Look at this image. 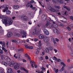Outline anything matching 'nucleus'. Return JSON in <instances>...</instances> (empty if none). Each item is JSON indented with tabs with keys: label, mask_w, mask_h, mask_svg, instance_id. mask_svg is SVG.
I'll return each instance as SVG.
<instances>
[{
	"label": "nucleus",
	"mask_w": 73,
	"mask_h": 73,
	"mask_svg": "<svg viewBox=\"0 0 73 73\" xmlns=\"http://www.w3.org/2000/svg\"><path fill=\"white\" fill-rule=\"evenodd\" d=\"M1 19L3 24H4L6 27L12 25L13 21L10 17H8L7 19L5 16L1 15L0 16V19Z\"/></svg>",
	"instance_id": "f257e3e1"
},
{
	"label": "nucleus",
	"mask_w": 73,
	"mask_h": 73,
	"mask_svg": "<svg viewBox=\"0 0 73 73\" xmlns=\"http://www.w3.org/2000/svg\"><path fill=\"white\" fill-rule=\"evenodd\" d=\"M9 65L11 67H12V66H12V65H18V66H22V64H21L17 63V62L14 61H12L11 63H9Z\"/></svg>",
	"instance_id": "f03ea898"
},
{
	"label": "nucleus",
	"mask_w": 73,
	"mask_h": 73,
	"mask_svg": "<svg viewBox=\"0 0 73 73\" xmlns=\"http://www.w3.org/2000/svg\"><path fill=\"white\" fill-rule=\"evenodd\" d=\"M9 7V6H8V5H5L3 6H1L0 7V9H3V12L4 11H7L8 9V7Z\"/></svg>",
	"instance_id": "7ed1b4c3"
},
{
	"label": "nucleus",
	"mask_w": 73,
	"mask_h": 73,
	"mask_svg": "<svg viewBox=\"0 0 73 73\" xmlns=\"http://www.w3.org/2000/svg\"><path fill=\"white\" fill-rule=\"evenodd\" d=\"M5 43L4 42H3V43L2 44V50H4V52H5V53H8V50H7V49L5 48H4V47H5Z\"/></svg>",
	"instance_id": "20e7f679"
},
{
	"label": "nucleus",
	"mask_w": 73,
	"mask_h": 73,
	"mask_svg": "<svg viewBox=\"0 0 73 73\" xmlns=\"http://www.w3.org/2000/svg\"><path fill=\"white\" fill-rule=\"evenodd\" d=\"M21 34H22L23 35L22 36V38H26L27 35H26V34H27V33L25 31H24L23 30H22L21 31Z\"/></svg>",
	"instance_id": "39448f33"
},
{
	"label": "nucleus",
	"mask_w": 73,
	"mask_h": 73,
	"mask_svg": "<svg viewBox=\"0 0 73 73\" xmlns=\"http://www.w3.org/2000/svg\"><path fill=\"white\" fill-rule=\"evenodd\" d=\"M46 19V15H43L42 16L41 20L42 21H44Z\"/></svg>",
	"instance_id": "423d86ee"
},
{
	"label": "nucleus",
	"mask_w": 73,
	"mask_h": 73,
	"mask_svg": "<svg viewBox=\"0 0 73 73\" xmlns=\"http://www.w3.org/2000/svg\"><path fill=\"white\" fill-rule=\"evenodd\" d=\"M53 31L55 33H56L57 35H58V34L60 33V31L56 29L53 30Z\"/></svg>",
	"instance_id": "0eeeda50"
},
{
	"label": "nucleus",
	"mask_w": 73,
	"mask_h": 73,
	"mask_svg": "<svg viewBox=\"0 0 73 73\" xmlns=\"http://www.w3.org/2000/svg\"><path fill=\"white\" fill-rule=\"evenodd\" d=\"M44 41L45 42H48L49 41V38L48 37L45 36L44 38Z\"/></svg>",
	"instance_id": "6e6552de"
},
{
	"label": "nucleus",
	"mask_w": 73,
	"mask_h": 73,
	"mask_svg": "<svg viewBox=\"0 0 73 73\" xmlns=\"http://www.w3.org/2000/svg\"><path fill=\"white\" fill-rule=\"evenodd\" d=\"M33 7V5L30 4V2H28L26 5L27 8H29V7H30V8H32Z\"/></svg>",
	"instance_id": "1a4fd4ad"
},
{
	"label": "nucleus",
	"mask_w": 73,
	"mask_h": 73,
	"mask_svg": "<svg viewBox=\"0 0 73 73\" xmlns=\"http://www.w3.org/2000/svg\"><path fill=\"white\" fill-rule=\"evenodd\" d=\"M21 19L24 20V21H26L27 20L28 18L27 17L25 16H23L21 17Z\"/></svg>",
	"instance_id": "9d476101"
},
{
	"label": "nucleus",
	"mask_w": 73,
	"mask_h": 73,
	"mask_svg": "<svg viewBox=\"0 0 73 73\" xmlns=\"http://www.w3.org/2000/svg\"><path fill=\"white\" fill-rule=\"evenodd\" d=\"M20 6L19 5H14L13 6L14 9H17L19 8Z\"/></svg>",
	"instance_id": "9b49d317"
},
{
	"label": "nucleus",
	"mask_w": 73,
	"mask_h": 73,
	"mask_svg": "<svg viewBox=\"0 0 73 73\" xmlns=\"http://www.w3.org/2000/svg\"><path fill=\"white\" fill-rule=\"evenodd\" d=\"M48 9L52 12H54V9L51 6H50L48 7Z\"/></svg>",
	"instance_id": "f8f14e48"
},
{
	"label": "nucleus",
	"mask_w": 73,
	"mask_h": 73,
	"mask_svg": "<svg viewBox=\"0 0 73 73\" xmlns=\"http://www.w3.org/2000/svg\"><path fill=\"white\" fill-rule=\"evenodd\" d=\"M44 32L46 35H49V31L46 29H44Z\"/></svg>",
	"instance_id": "ddd939ff"
},
{
	"label": "nucleus",
	"mask_w": 73,
	"mask_h": 73,
	"mask_svg": "<svg viewBox=\"0 0 73 73\" xmlns=\"http://www.w3.org/2000/svg\"><path fill=\"white\" fill-rule=\"evenodd\" d=\"M13 35V33L11 32H9L7 35V36L8 37H10Z\"/></svg>",
	"instance_id": "4468645a"
},
{
	"label": "nucleus",
	"mask_w": 73,
	"mask_h": 73,
	"mask_svg": "<svg viewBox=\"0 0 73 73\" xmlns=\"http://www.w3.org/2000/svg\"><path fill=\"white\" fill-rule=\"evenodd\" d=\"M36 31L37 30L36 29H34L32 32V35H36Z\"/></svg>",
	"instance_id": "2eb2a0df"
},
{
	"label": "nucleus",
	"mask_w": 73,
	"mask_h": 73,
	"mask_svg": "<svg viewBox=\"0 0 73 73\" xmlns=\"http://www.w3.org/2000/svg\"><path fill=\"white\" fill-rule=\"evenodd\" d=\"M6 12V14L7 15H9L11 13V11H9V10L8 9L7 10H5L4 11H3V12Z\"/></svg>",
	"instance_id": "dca6fc26"
},
{
	"label": "nucleus",
	"mask_w": 73,
	"mask_h": 73,
	"mask_svg": "<svg viewBox=\"0 0 73 73\" xmlns=\"http://www.w3.org/2000/svg\"><path fill=\"white\" fill-rule=\"evenodd\" d=\"M63 7L64 8L66 9H67V10L68 11H70V8L68 7H67L65 5H64L63 6Z\"/></svg>",
	"instance_id": "f3484780"
},
{
	"label": "nucleus",
	"mask_w": 73,
	"mask_h": 73,
	"mask_svg": "<svg viewBox=\"0 0 73 73\" xmlns=\"http://www.w3.org/2000/svg\"><path fill=\"white\" fill-rule=\"evenodd\" d=\"M5 60L9 62L11 61V59L9 57L6 56L5 58Z\"/></svg>",
	"instance_id": "a211bd4d"
},
{
	"label": "nucleus",
	"mask_w": 73,
	"mask_h": 73,
	"mask_svg": "<svg viewBox=\"0 0 73 73\" xmlns=\"http://www.w3.org/2000/svg\"><path fill=\"white\" fill-rule=\"evenodd\" d=\"M17 51L20 52V53H22V52H23V49L22 48H19L17 49Z\"/></svg>",
	"instance_id": "6ab92c4d"
},
{
	"label": "nucleus",
	"mask_w": 73,
	"mask_h": 73,
	"mask_svg": "<svg viewBox=\"0 0 73 73\" xmlns=\"http://www.w3.org/2000/svg\"><path fill=\"white\" fill-rule=\"evenodd\" d=\"M17 57L19 60H22V57L21 56H20L19 55H17Z\"/></svg>",
	"instance_id": "aec40b11"
},
{
	"label": "nucleus",
	"mask_w": 73,
	"mask_h": 73,
	"mask_svg": "<svg viewBox=\"0 0 73 73\" xmlns=\"http://www.w3.org/2000/svg\"><path fill=\"white\" fill-rule=\"evenodd\" d=\"M38 44V47H41L40 46H41V45H42V43L41 42V40H40Z\"/></svg>",
	"instance_id": "412c9836"
},
{
	"label": "nucleus",
	"mask_w": 73,
	"mask_h": 73,
	"mask_svg": "<svg viewBox=\"0 0 73 73\" xmlns=\"http://www.w3.org/2000/svg\"><path fill=\"white\" fill-rule=\"evenodd\" d=\"M14 68L15 69H16V70H17V69H19V66L17 65L14 66Z\"/></svg>",
	"instance_id": "4be33fe9"
},
{
	"label": "nucleus",
	"mask_w": 73,
	"mask_h": 73,
	"mask_svg": "<svg viewBox=\"0 0 73 73\" xmlns=\"http://www.w3.org/2000/svg\"><path fill=\"white\" fill-rule=\"evenodd\" d=\"M54 7L55 8H56V9H61V7H60L59 6H57L55 5Z\"/></svg>",
	"instance_id": "5701e85b"
},
{
	"label": "nucleus",
	"mask_w": 73,
	"mask_h": 73,
	"mask_svg": "<svg viewBox=\"0 0 73 73\" xmlns=\"http://www.w3.org/2000/svg\"><path fill=\"white\" fill-rule=\"evenodd\" d=\"M45 52L46 53H48L49 52V49L48 48H46L45 50Z\"/></svg>",
	"instance_id": "b1692460"
},
{
	"label": "nucleus",
	"mask_w": 73,
	"mask_h": 73,
	"mask_svg": "<svg viewBox=\"0 0 73 73\" xmlns=\"http://www.w3.org/2000/svg\"><path fill=\"white\" fill-rule=\"evenodd\" d=\"M2 64L5 66H7L8 65V64L5 62L3 61L2 62Z\"/></svg>",
	"instance_id": "393cba45"
},
{
	"label": "nucleus",
	"mask_w": 73,
	"mask_h": 73,
	"mask_svg": "<svg viewBox=\"0 0 73 73\" xmlns=\"http://www.w3.org/2000/svg\"><path fill=\"white\" fill-rule=\"evenodd\" d=\"M8 73H12V70L11 68H9L8 69Z\"/></svg>",
	"instance_id": "a878e982"
},
{
	"label": "nucleus",
	"mask_w": 73,
	"mask_h": 73,
	"mask_svg": "<svg viewBox=\"0 0 73 73\" xmlns=\"http://www.w3.org/2000/svg\"><path fill=\"white\" fill-rule=\"evenodd\" d=\"M7 56H5L4 55H2L1 56V58L2 60H4V59H5V57H6Z\"/></svg>",
	"instance_id": "bb28decb"
},
{
	"label": "nucleus",
	"mask_w": 73,
	"mask_h": 73,
	"mask_svg": "<svg viewBox=\"0 0 73 73\" xmlns=\"http://www.w3.org/2000/svg\"><path fill=\"white\" fill-rule=\"evenodd\" d=\"M38 37L40 39H42L44 38V36L42 35H40Z\"/></svg>",
	"instance_id": "cd10ccee"
},
{
	"label": "nucleus",
	"mask_w": 73,
	"mask_h": 73,
	"mask_svg": "<svg viewBox=\"0 0 73 73\" xmlns=\"http://www.w3.org/2000/svg\"><path fill=\"white\" fill-rule=\"evenodd\" d=\"M51 41L54 43V44H56V42L54 41V38L52 37L51 38Z\"/></svg>",
	"instance_id": "c85d7f7f"
},
{
	"label": "nucleus",
	"mask_w": 73,
	"mask_h": 73,
	"mask_svg": "<svg viewBox=\"0 0 73 73\" xmlns=\"http://www.w3.org/2000/svg\"><path fill=\"white\" fill-rule=\"evenodd\" d=\"M54 70L55 73H57L58 72V69H56V68H54Z\"/></svg>",
	"instance_id": "c756f323"
},
{
	"label": "nucleus",
	"mask_w": 73,
	"mask_h": 73,
	"mask_svg": "<svg viewBox=\"0 0 73 73\" xmlns=\"http://www.w3.org/2000/svg\"><path fill=\"white\" fill-rule=\"evenodd\" d=\"M64 67H65V66H63L61 68V69L59 70L60 72H62V71H64Z\"/></svg>",
	"instance_id": "7c9ffc66"
},
{
	"label": "nucleus",
	"mask_w": 73,
	"mask_h": 73,
	"mask_svg": "<svg viewBox=\"0 0 73 73\" xmlns=\"http://www.w3.org/2000/svg\"><path fill=\"white\" fill-rule=\"evenodd\" d=\"M57 24L58 25H60V26H64V25L62 23H60V22H58L57 23Z\"/></svg>",
	"instance_id": "2f4dec72"
},
{
	"label": "nucleus",
	"mask_w": 73,
	"mask_h": 73,
	"mask_svg": "<svg viewBox=\"0 0 73 73\" xmlns=\"http://www.w3.org/2000/svg\"><path fill=\"white\" fill-rule=\"evenodd\" d=\"M12 42H15V43H17V41H18V40H16V39L12 40Z\"/></svg>",
	"instance_id": "473e14b6"
},
{
	"label": "nucleus",
	"mask_w": 73,
	"mask_h": 73,
	"mask_svg": "<svg viewBox=\"0 0 73 73\" xmlns=\"http://www.w3.org/2000/svg\"><path fill=\"white\" fill-rule=\"evenodd\" d=\"M57 1L58 3H61V4H62L64 3V1L62 0H57Z\"/></svg>",
	"instance_id": "72a5a7b5"
},
{
	"label": "nucleus",
	"mask_w": 73,
	"mask_h": 73,
	"mask_svg": "<svg viewBox=\"0 0 73 73\" xmlns=\"http://www.w3.org/2000/svg\"><path fill=\"white\" fill-rule=\"evenodd\" d=\"M49 27H50V28H53V24H52L49 23Z\"/></svg>",
	"instance_id": "f704fd0d"
},
{
	"label": "nucleus",
	"mask_w": 73,
	"mask_h": 73,
	"mask_svg": "<svg viewBox=\"0 0 73 73\" xmlns=\"http://www.w3.org/2000/svg\"><path fill=\"white\" fill-rule=\"evenodd\" d=\"M52 57V59L53 60H57V58L56 57H55V56H54V57Z\"/></svg>",
	"instance_id": "c9c22d12"
},
{
	"label": "nucleus",
	"mask_w": 73,
	"mask_h": 73,
	"mask_svg": "<svg viewBox=\"0 0 73 73\" xmlns=\"http://www.w3.org/2000/svg\"><path fill=\"white\" fill-rule=\"evenodd\" d=\"M60 11L58 9H54V12H59Z\"/></svg>",
	"instance_id": "e433bc0d"
},
{
	"label": "nucleus",
	"mask_w": 73,
	"mask_h": 73,
	"mask_svg": "<svg viewBox=\"0 0 73 73\" xmlns=\"http://www.w3.org/2000/svg\"><path fill=\"white\" fill-rule=\"evenodd\" d=\"M50 50H53V47L51 46H50L49 47Z\"/></svg>",
	"instance_id": "4c0bfd02"
},
{
	"label": "nucleus",
	"mask_w": 73,
	"mask_h": 73,
	"mask_svg": "<svg viewBox=\"0 0 73 73\" xmlns=\"http://www.w3.org/2000/svg\"><path fill=\"white\" fill-rule=\"evenodd\" d=\"M28 48L29 49H32L33 48V47L32 46H29Z\"/></svg>",
	"instance_id": "58836bf2"
},
{
	"label": "nucleus",
	"mask_w": 73,
	"mask_h": 73,
	"mask_svg": "<svg viewBox=\"0 0 73 73\" xmlns=\"http://www.w3.org/2000/svg\"><path fill=\"white\" fill-rule=\"evenodd\" d=\"M61 65H63V66H66V64H64V63L63 62H61Z\"/></svg>",
	"instance_id": "ea45409f"
},
{
	"label": "nucleus",
	"mask_w": 73,
	"mask_h": 73,
	"mask_svg": "<svg viewBox=\"0 0 73 73\" xmlns=\"http://www.w3.org/2000/svg\"><path fill=\"white\" fill-rule=\"evenodd\" d=\"M49 27V24L46 23L44 26V27L46 28V27Z\"/></svg>",
	"instance_id": "a19ab883"
},
{
	"label": "nucleus",
	"mask_w": 73,
	"mask_h": 73,
	"mask_svg": "<svg viewBox=\"0 0 73 73\" xmlns=\"http://www.w3.org/2000/svg\"><path fill=\"white\" fill-rule=\"evenodd\" d=\"M25 46L26 49H27V48H29V46H28V45L27 44H25Z\"/></svg>",
	"instance_id": "79ce46f5"
},
{
	"label": "nucleus",
	"mask_w": 73,
	"mask_h": 73,
	"mask_svg": "<svg viewBox=\"0 0 73 73\" xmlns=\"http://www.w3.org/2000/svg\"><path fill=\"white\" fill-rule=\"evenodd\" d=\"M0 33L1 34H4V31L3 30H0Z\"/></svg>",
	"instance_id": "37998d69"
},
{
	"label": "nucleus",
	"mask_w": 73,
	"mask_h": 73,
	"mask_svg": "<svg viewBox=\"0 0 73 73\" xmlns=\"http://www.w3.org/2000/svg\"><path fill=\"white\" fill-rule=\"evenodd\" d=\"M40 31H38L37 32H36V35H38L39 34H40Z\"/></svg>",
	"instance_id": "c03bdc74"
},
{
	"label": "nucleus",
	"mask_w": 73,
	"mask_h": 73,
	"mask_svg": "<svg viewBox=\"0 0 73 73\" xmlns=\"http://www.w3.org/2000/svg\"><path fill=\"white\" fill-rule=\"evenodd\" d=\"M40 49H41V47H39V48H37V49H36L37 50H38V52L40 51Z\"/></svg>",
	"instance_id": "a18cd8bd"
},
{
	"label": "nucleus",
	"mask_w": 73,
	"mask_h": 73,
	"mask_svg": "<svg viewBox=\"0 0 73 73\" xmlns=\"http://www.w3.org/2000/svg\"><path fill=\"white\" fill-rule=\"evenodd\" d=\"M30 8H31L32 9H33V10H35V9H36V7H33H33H30Z\"/></svg>",
	"instance_id": "49530a36"
},
{
	"label": "nucleus",
	"mask_w": 73,
	"mask_h": 73,
	"mask_svg": "<svg viewBox=\"0 0 73 73\" xmlns=\"http://www.w3.org/2000/svg\"><path fill=\"white\" fill-rule=\"evenodd\" d=\"M70 55L72 57H73V52H70Z\"/></svg>",
	"instance_id": "de8ad7c7"
},
{
	"label": "nucleus",
	"mask_w": 73,
	"mask_h": 73,
	"mask_svg": "<svg viewBox=\"0 0 73 73\" xmlns=\"http://www.w3.org/2000/svg\"><path fill=\"white\" fill-rule=\"evenodd\" d=\"M41 70H45V69H46V68H44L43 67H42V68H41Z\"/></svg>",
	"instance_id": "09e8293b"
},
{
	"label": "nucleus",
	"mask_w": 73,
	"mask_h": 73,
	"mask_svg": "<svg viewBox=\"0 0 73 73\" xmlns=\"http://www.w3.org/2000/svg\"><path fill=\"white\" fill-rule=\"evenodd\" d=\"M69 27L70 28H73V24H71L69 25Z\"/></svg>",
	"instance_id": "8fccbe9b"
},
{
	"label": "nucleus",
	"mask_w": 73,
	"mask_h": 73,
	"mask_svg": "<svg viewBox=\"0 0 73 73\" xmlns=\"http://www.w3.org/2000/svg\"><path fill=\"white\" fill-rule=\"evenodd\" d=\"M23 70H24V71H25V72H26V73H28V70H25V68H23Z\"/></svg>",
	"instance_id": "3c124183"
},
{
	"label": "nucleus",
	"mask_w": 73,
	"mask_h": 73,
	"mask_svg": "<svg viewBox=\"0 0 73 73\" xmlns=\"http://www.w3.org/2000/svg\"><path fill=\"white\" fill-rule=\"evenodd\" d=\"M52 57H51L49 59V60L51 61V62H53V61L52 60Z\"/></svg>",
	"instance_id": "603ef678"
},
{
	"label": "nucleus",
	"mask_w": 73,
	"mask_h": 73,
	"mask_svg": "<svg viewBox=\"0 0 73 73\" xmlns=\"http://www.w3.org/2000/svg\"><path fill=\"white\" fill-rule=\"evenodd\" d=\"M54 25V27H55V28H57V27H58V25H57L56 24H55Z\"/></svg>",
	"instance_id": "864d4df0"
},
{
	"label": "nucleus",
	"mask_w": 73,
	"mask_h": 73,
	"mask_svg": "<svg viewBox=\"0 0 73 73\" xmlns=\"http://www.w3.org/2000/svg\"><path fill=\"white\" fill-rule=\"evenodd\" d=\"M57 61H58V62H61V59H57Z\"/></svg>",
	"instance_id": "5fc2aeb1"
},
{
	"label": "nucleus",
	"mask_w": 73,
	"mask_h": 73,
	"mask_svg": "<svg viewBox=\"0 0 73 73\" xmlns=\"http://www.w3.org/2000/svg\"><path fill=\"white\" fill-rule=\"evenodd\" d=\"M47 23L49 24L50 23V21L49 20H47Z\"/></svg>",
	"instance_id": "6e6d98bb"
},
{
	"label": "nucleus",
	"mask_w": 73,
	"mask_h": 73,
	"mask_svg": "<svg viewBox=\"0 0 73 73\" xmlns=\"http://www.w3.org/2000/svg\"><path fill=\"white\" fill-rule=\"evenodd\" d=\"M14 2L15 3H17V2H18V1L17 0H14Z\"/></svg>",
	"instance_id": "4d7b16f0"
},
{
	"label": "nucleus",
	"mask_w": 73,
	"mask_h": 73,
	"mask_svg": "<svg viewBox=\"0 0 73 73\" xmlns=\"http://www.w3.org/2000/svg\"><path fill=\"white\" fill-rule=\"evenodd\" d=\"M73 68V64L69 67V69H72Z\"/></svg>",
	"instance_id": "13d9d810"
},
{
	"label": "nucleus",
	"mask_w": 73,
	"mask_h": 73,
	"mask_svg": "<svg viewBox=\"0 0 73 73\" xmlns=\"http://www.w3.org/2000/svg\"><path fill=\"white\" fill-rule=\"evenodd\" d=\"M67 28L68 31H70V30H71V29H70V28L69 27H67Z\"/></svg>",
	"instance_id": "bf43d9fd"
},
{
	"label": "nucleus",
	"mask_w": 73,
	"mask_h": 73,
	"mask_svg": "<svg viewBox=\"0 0 73 73\" xmlns=\"http://www.w3.org/2000/svg\"><path fill=\"white\" fill-rule=\"evenodd\" d=\"M45 58L46 60H48V59H49V58H48V56H46L45 57Z\"/></svg>",
	"instance_id": "052dcab7"
},
{
	"label": "nucleus",
	"mask_w": 73,
	"mask_h": 73,
	"mask_svg": "<svg viewBox=\"0 0 73 73\" xmlns=\"http://www.w3.org/2000/svg\"><path fill=\"white\" fill-rule=\"evenodd\" d=\"M27 57L28 59V60H31V58L30 57H29V56H28Z\"/></svg>",
	"instance_id": "680f3d73"
},
{
	"label": "nucleus",
	"mask_w": 73,
	"mask_h": 73,
	"mask_svg": "<svg viewBox=\"0 0 73 73\" xmlns=\"http://www.w3.org/2000/svg\"><path fill=\"white\" fill-rule=\"evenodd\" d=\"M0 53H1V54H3V50H0Z\"/></svg>",
	"instance_id": "e2e57ef3"
},
{
	"label": "nucleus",
	"mask_w": 73,
	"mask_h": 73,
	"mask_svg": "<svg viewBox=\"0 0 73 73\" xmlns=\"http://www.w3.org/2000/svg\"><path fill=\"white\" fill-rule=\"evenodd\" d=\"M55 40H56V41H57V42H58V41H59V39L57 38H55Z\"/></svg>",
	"instance_id": "0e129e2a"
},
{
	"label": "nucleus",
	"mask_w": 73,
	"mask_h": 73,
	"mask_svg": "<svg viewBox=\"0 0 73 73\" xmlns=\"http://www.w3.org/2000/svg\"><path fill=\"white\" fill-rule=\"evenodd\" d=\"M3 73V70H0V73Z\"/></svg>",
	"instance_id": "69168bd1"
},
{
	"label": "nucleus",
	"mask_w": 73,
	"mask_h": 73,
	"mask_svg": "<svg viewBox=\"0 0 73 73\" xmlns=\"http://www.w3.org/2000/svg\"><path fill=\"white\" fill-rule=\"evenodd\" d=\"M30 16H31V17H32V16H33V13H30Z\"/></svg>",
	"instance_id": "338daca9"
},
{
	"label": "nucleus",
	"mask_w": 73,
	"mask_h": 73,
	"mask_svg": "<svg viewBox=\"0 0 73 73\" xmlns=\"http://www.w3.org/2000/svg\"><path fill=\"white\" fill-rule=\"evenodd\" d=\"M37 40H38V39L37 38H35L34 39V41H35V42L36 41H37Z\"/></svg>",
	"instance_id": "774afa93"
}]
</instances>
